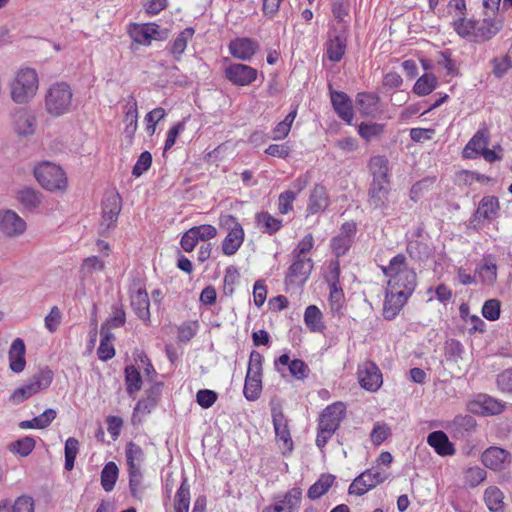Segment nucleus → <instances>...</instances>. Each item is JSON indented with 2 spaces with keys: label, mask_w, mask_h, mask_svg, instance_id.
<instances>
[{
  "label": "nucleus",
  "mask_w": 512,
  "mask_h": 512,
  "mask_svg": "<svg viewBox=\"0 0 512 512\" xmlns=\"http://www.w3.org/2000/svg\"><path fill=\"white\" fill-rule=\"evenodd\" d=\"M35 448V440L26 436L9 444L10 452L18 454L21 457L28 456Z\"/></svg>",
  "instance_id": "55"
},
{
  "label": "nucleus",
  "mask_w": 512,
  "mask_h": 512,
  "mask_svg": "<svg viewBox=\"0 0 512 512\" xmlns=\"http://www.w3.org/2000/svg\"><path fill=\"white\" fill-rule=\"evenodd\" d=\"M121 211V198L117 193L108 195L103 201L101 233H106L114 228Z\"/></svg>",
  "instance_id": "15"
},
{
  "label": "nucleus",
  "mask_w": 512,
  "mask_h": 512,
  "mask_svg": "<svg viewBox=\"0 0 512 512\" xmlns=\"http://www.w3.org/2000/svg\"><path fill=\"white\" fill-rule=\"evenodd\" d=\"M288 369L291 376L297 380H304L310 372L308 365L300 359L292 360Z\"/></svg>",
  "instance_id": "63"
},
{
  "label": "nucleus",
  "mask_w": 512,
  "mask_h": 512,
  "mask_svg": "<svg viewBox=\"0 0 512 512\" xmlns=\"http://www.w3.org/2000/svg\"><path fill=\"white\" fill-rule=\"evenodd\" d=\"M384 132V125L379 123H361L358 128L359 135L366 141L380 137Z\"/></svg>",
  "instance_id": "58"
},
{
  "label": "nucleus",
  "mask_w": 512,
  "mask_h": 512,
  "mask_svg": "<svg viewBox=\"0 0 512 512\" xmlns=\"http://www.w3.org/2000/svg\"><path fill=\"white\" fill-rule=\"evenodd\" d=\"M131 306L142 321L150 322V301L144 289L138 288L131 293Z\"/></svg>",
  "instance_id": "30"
},
{
  "label": "nucleus",
  "mask_w": 512,
  "mask_h": 512,
  "mask_svg": "<svg viewBox=\"0 0 512 512\" xmlns=\"http://www.w3.org/2000/svg\"><path fill=\"white\" fill-rule=\"evenodd\" d=\"M13 130L20 137H28L35 133L37 119L35 114L25 108L16 109L13 113Z\"/></svg>",
  "instance_id": "16"
},
{
  "label": "nucleus",
  "mask_w": 512,
  "mask_h": 512,
  "mask_svg": "<svg viewBox=\"0 0 512 512\" xmlns=\"http://www.w3.org/2000/svg\"><path fill=\"white\" fill-rule=\"evenodd\" d=\"M369 168L373 176L372 181H389L388 179V160L383 156H374L369 162Z\"/></svg>",
  "instance_id": "45"
},
{
  "label": "nucleus",
  "mask_w": 512,
  "mask_h": 512,
  "mask_svg": "<svg viewBox=\"0 0 512 512\" xmlns=\"http://www.w3.org/2000/svg\"><path fill=\"white\" fill-rule=\"evenodd\" d=\"M125 384L127 393L133 396L142 387V378L140 372L134 366H128L125 369Z\"/></svg>",
  "instance_id": "52"
},
{
  "label": "nucleus",
  "mask_w": 512,
  "mask_h": 512,
  "mask_svg": "<svg viewBox=\"0 0 512 512\" xmlns=\"http://www.w3.org/2000/svg\"><path fill=\"white\" fill-rule=\"evenodd\" d=\"M0 512H34V501L29 496H20L13 504L3 501L0 503Z\"/></svg>",
  "instance_id": "42"
},
{
  "label": "nucleus",
  "mask_w": 512,
  "mask_h": 512,
  "mask_svg": "<svg viewBox=\"0 0 512 512\" xmlns=\"http://www.w3.org/2000/svg\"><path fill=\"white\" fill-rule=\"evenodd\" d=\"M166 116V111L162 107H157L148 112L145 115V122H146V132L152 136L156 131V125L158 122L163 120Z\"/></svg>",
  "instance_id": "59"
},
{
  "label": "nucleus",
  "mask_w": 512,
  "mask_h": 512,
  "mask_svg": "<svg viewBox=\"0 0 512 512\" xmlns=\"http://www.w3.org/2000/svg\"><path fill=\"white\" fill-rule=\"evenodd\" d=\"M488 145V137L484 131H478L463 149V157L473 159L480 156Z\"/></svg>",
  "instance_id": "35"
},
{
  "label": "nucleus",
  "mask_w": 512,
  "mask_h": 512,
  "mask_svg": "<svg viewBox=\"0 0 512 512\" xmlns=\"http://www.w3.org/2000/svg\"><path fill=\"white\" fill-rule=\"evenodd\" d=\"M53 377V372L50 369H41L25 384L14 390L11 395V400L14 403H21L38 392L46 390L51 385Z\"/></svg>",
  "instance_id": "7"
},
{
  "label": "nucleus",
  "mask_w": 512,
  "mask_h": 512,
  "mask_svg": "<svg viewBox=\"0 0 512 512\" xmlns=\"http://www.w3.org/2000/svg\"><path fill=\"white\" fill-rule=\"evenodd\" d=\"M486 471L481 467H470L465 471V481L472 487L479 485L486 478Z\"/></svg>",
  "instance_id": "64"
},
{
  "label": "nucleus",
  "mask_w": 512,
  "mask_h": 512,
  "mask_svg": "<svg viewBox=\"0 0 512 512\" xmlns=\"http://www.w3.org/2000/svg\"><path fill=\"white\" fill-rule=\"evenodd\" d=\"M16 199L27 210L33 211L42 203V193L31 187H23L16 192Z\"/></svg>",
  "instance_id": "34"
},
{
  "label": "nucleus",
  "mask_w": 512,
  "mask_h": 512,
  "mask_svg": "<svg viewBox=\"0 0 512 512\" xmlns=\"http://www.w3.org/2000/svg\"><path fill=\"white\" fill-rule=\"evenodd\" d=\"M65 469L71 471L74 468V462L79 452V441L74 437H69L65 442Z\"/></svg>",
  "instance_id": "57"
},
{
  "label": "nucleus",
  "mask_w": 512,
  "mask_h": 512,
  "mask_svg": "<svg viewBox=\"0 0 512 512\" xmlns=\"http://www.w3.org/2000/svg\"><path fill=\"white\" fill-rule=\"evenodd\" d=\"M333 475H322L308 490V497L312 500L320 498L324 495L334 482Z\"/></svg>",
  "instance_id": "51"
},
{
  "label": "nucleus",
  "mask_w": 512,
  "mask_h": 512,
  "mask_svg": "<svg viewBox=\"0 0 512 512\" xmlns=\"http://www.w3.org/2000/svg\"><path fill=\"white\" fill-rule=\"evenodd\" d=\"M330 204L329 196L326 188L321 185H315L310 191L307 204V212L310 215L324 211Z\"/></svg>",
  "instance_id": "24"
},
{
  "label": "nucleus",
  "mask_w": 512,
  "mask_h": 512,
  "mask_svg": "<svg viewBox=\"0 0 512 512\" xmlns=\"http://www.w3.org/2000/svg\"><path fill=\"white\" fill-rule=\"evenodd\" d=\"M257 49L258 44L249 38H237L229 44L231 55L243 61L250 60Z\"/></svg>",
  "instance_id": "25"
},
{
  "label": "nucleus",
  "mask_w": 512,
  "mask_h": 512,
  "mask_svg": "<svg viewBox=\"0 0 512 512\" xmlns=\"http://www.w3.org/2000/svg\"><path fill=\"white\" fill-rule=\"evenodd\" d=\"M481 459L485 467L499 471L510 463L511 454L503 448L492 446L483 452Z\"/></svg>",
  "instance_id": "21"
},
{
  "label": "nucleus",
  "mask_w": 512,
  "mask_h": 512,
  "mask_svg": "<svg viewBox=\"0 0 512 512\" xmlns=\"http://www.w3.org/2000/svg\"><path fill=\"white\" fill-rule=\"evenodd\" d=\"M219 225L228 231L222 241V252L224 255H234L244 242L245 232L238 220L232 215H221Z\"/></svg>",
  "instance_id": "6"
},
{
  "label": "nucleus",
  "mask_w": 512,
  "mask_h": 512,
  "mask_svg": "<svg viewBox=\"0 0 512 512\" xmlns=\"http://www.w3.org/2000/svg\"><path fill=\"white\" fill-rule=\"evenodd\" d=\"M331 102L338 116L350 124L354 113L348 95L344 92L331 91Z\"/></svg>",
  "instance_id": "28"
},
{
  "label": "nucleus",
  "mask_w": 512,
  "mask_h": 512,
  "mask_svg": "<svg viewBox=\"0 0 512 512\" xmlns=\"http://www.w3.org/2000/svg\"><path fill=\"white\" fill-rule=\"evenodd\" d=\"M311 258L294 257V261L286 274V283L291 285H303L312 271Z\"/></svg>",
  "instance_id": "17"
},
{
  "label": "nucleus",
  "mask_w": 512,
  "mask_h": 512,
  "mask_svg": "<svg viewBox=\"0 0 512 512\" xmlns=\"http://www.w3.org/2000/svg\"><path fill=\"white\" fill-rule=\"evenodd\" d=\"M468 409L475 414L484 416L500 414L504 409V404L488 395H478L476 399L468 404Z\"/></svg>",
  "instance_id": "18"
},
{
  "label": "nucleus",
  "mask_w": 512,
  "mask_h": 512,
  "mask_svg": "<svg viewBox=\"0 0 512 512\" xmlns=\"http://www.w3.org/2000/svg\"><path fill=\"white\" fill-rule=\"evenodd\" d=\"M356 104L360 113L365 116H373L379 110V98L372 93H359Z\"/></svg>",
  "instance_id": "39"
},
{
  "label": "nucleus",
  "mask_w": 512,
  "mask_h": 512,
  "mask_svg": "<svg viewBox=\"0 0 512 512\" xmlns=\"http://www.w3.org/2000/svg\"><path fill=\"white\" fill-rule=\"evenodd\" d=\"M411 295L410 293L391 291V289L387 288L383 307L384 318L387 320L394 319Z\"/></svg>",
  "instance_id": "20"
},
{
  "label": "nucleus",
  "mask_w": 512,
  "mask_h": 512,
  "mask_svg": "<svg viewBox=\"0 0 512 512\" xmlns=\"http://www.w3.org/2000/svg\"><path fill=\"white\" fill-rule=\"evenodd\" d=\"M194 35V29L191 27L185 28L170 44V53L176 60H179L181 55L185 52L188 42Z\"/></svg>",
  "instance_id": "40"
},
{
  "label": "nucleus",
  "mask_w": 512,
  "mask_h": 512,
  "mask_svg": "<svg viewBox=\"0 0 512 512\" xmlns=\"http://www.w3.org/2000/svg\"><path fill=\"white\" fill-rule=\"evenodd\" d=\"M119 469L115 462H108L101 471V486L106 492L114 489L118 479Z\"/></svg>",
  "instance_id": "46"
},
{
  "label": "nucleus",
  "mask_w": 512,
  "mask_h": 512,
  "mask_svg": "<svg viewBox=\"0 0 512 512\" xmlns=\"http://www.w3.org/2000/svg\"><path fill=\"white\" fill-rule=\"evenodd\" d=\"M481 283L485 285H493L497 280V265L492 256L483 258L482 263L476 268Z\"/></svg>",
  "instance_id": "36"
},
{
  "label": "nucleus",
  "mask_w": 512,
  "mask_h": 512,
  "mask_svg": "<svg viewBox=\"0 0 512 512\" xmlns=\"http://www.w3.org/2000/svg\"><path fill=\"white\" fill-rule=\"evenodd\" d=\"M499 210L500 205L498 198L495 196H485L479 202L475 218L491 222L498 217Z\"/></svg>",
  "instance_id": "31"
},
{
  "label": "nucleus",
  "mask_w": 512,
  "mask_h": 512,
  "mask_svg": "<svg viewBox=\"0 0 512 512\" xmlns=\"http://www.w3.org/2000/svg\"><path fill=\"white\" fill-rule=\"evenodd\" d=\"M452 26L455 32L461 38L474 42L476 20L468 19L464 16H459L458 18L453 20Z\"/></svg>",
  "instance_id": "41"
},
{
  "label": "nucleus",
  "mask_w": 512,
  "mask_h": 512,
  "mask_svg": "<svg viewBox=\"0 0 512 512\" xmlns=\"http://www.w3.org/2000/svg\"><path fill=\"white\" fill-rule=\"evenodd\" d=\"M501 303L498 299H489L484 302L482 315L489 321H496L500 317Z\"/></svg>",
  "instance_id": "60"
},
{
  "label": "nucleus",
  "mask_w": 512,
  "mask_h": 512,
  "mask_svg": "<svg viewBox=\"0 0 512 512\" xmlns=\"http://www.w3.org/2000/svg\"><path fill=\"white\" fill-rule=\"evenodd\" d=\"M0 230L8 237H17L26 230V222L13 210L0 212Z\"/></svg>",
  "instance_id": "19"
},
{
  "label": "nucleus",
  "mask_w": 512,
  "mask_h": 512,
  "mask_svg": "<svg viewBox=\"0 0 512 512\" xmlns=\"http://www.w3.org/2000/svg\"><path fill=\"white\" fill-rule=\"evenodd\" d=\"M126 314L122 307L114 306L112 310V315L109 319L106 320L101 327H106L107 331H110L112 328L121 327L125 324Z\"/></svg>",
  "instance_id": "61"
},
{
  "label": "nucleus",
  "mask_w": 512,
  "mask_h": 512,
  "mask_svg": "<svg viewBox=\"0 0 512 512\" xmlns=\"http://www.w3.org/2000/svg\"><path fill=\"white\" fill-rule=\"evenodd\" d=\"M339 273V266L336 265L329 280V305L333 312H339L344 304V293L339 284Z\"/></svg>",
  "instance_id": "27"
},
{
  "label": "nucleus",
  "mask_w": 512,
  "mask_h": 512,
  "mask_svg": "<svg viewBox=\"0 0 512 512\" xmlns=\"http://www.w3.org/2000/svg\"><path fill=\"white\" fill-rule=\"evenodd\" d=\"M304 323L312 332L322 333L325 330L322 312L316 305H309L305 309Z\"/></svg>",
  "instance_id": "38"
},
{
  "label": "nucleus",
  "mask_w": 512,
  "mask_h": 512,
  "mask_svg": "<svg viewBox=\"0 0 512 512\" xmlns=\"http://www.w3.org/2000/svg\"><path fill=\"white\" fill-rule=\"evenodd\" d=\"M389 181H372L369 189V205L375 209L383 208L388 203Z\"/></svg>",
  "instance_id": "29"
},
{
  "label": "nucleus",
  "mask_w": 512,
  "mask_h": 512,
  "mask_svg": "<svg viewBox=\"0 0 512 512\" xmlns=\"http://www.w3.org/2000/svg\"><path fill=\"white\" fill-rule=\"evenodd\" d=\"M34 176L37 182L51 192H63L67 188V177L63 169L48 161L39 163L34 167Z\"/></svg>",
  "instance_id": "4"
},
{
  "label": "nucleus",
  "mask_w": 512,
  "mask_h": 512,
  "mask_svg": "<svg viewBox=\"0 0 512 512\" xmlns=\"http://www.w3.org/2000/svg\"><path fill=\"white\" fill-rule=\"evenodd\" d=\"M297 111L296 109L292 110L288 113L285 119L279 122L274 129L272 130V139L273 140H282L285 139L292 127V124L296 118Z\"/></svg>",
  "instance_id": "53"
},
{
  "label": "nucleus",
  "mask_w": 512,
  "mask_h": 512,
  "mask_svg": "<svg viewBox=\"0 0 512 512\" xmlns=\"http://www.w3.org/2000/svg\"><path fill=\"white\" fill-rule=\"evenodd\" d=\"M387 475L379 469H368L361 473L349 486V493L358 496L364 495L369 490L381 484Z\"/></svg>",
  "instance_id": "9"
},
{
  "label": "nucleus",
  "mask_w": 512,
  "mask_h": 512,
  "mask_svg": "<svg viewBox=\"0 0 512 512\" xmlns=\"http://www.w3.org/2000/svg\"><path fill=\"white\" fill-rule=\"evenodd\" d=\"M345 412V406L341 402L328 406L321 414L319 427L328 429L327 431H336Z\"/></svg>",
  "instance_id": "23"
},
{
  "label": "nucleus",
  "mask_w": 512,
  "mask_h": 512,
  "mask_svg": "<svg viewBox=\"0 0 512 512\" xmlns=\"http://www.w3.org/2000/svg\"><path fill=\"white\" fill-rule=\"evenodd\" d=\"M100 334L101 340L97 354L99 359L107 361L113 358L115 355V349L112 343L114 336L110 333V331H107L106 327H101Z\"/></svg>",
  "instance_id": "44"
},
{
  "label": "nucleus",
  "mask_w": 512,
  "mask_h": 512,
  "mask_svg": "<svg viewBox=\"0 0 512 512\" xmlns=\"http://www.w3.org/2000/svg\"><path fill=\"white\" fill-rule=\"evenodd\" d=\"M347 48V32L346 28L339 31L331 29L325 43V55L331 62H339L345 55Z\"/></svg>",
  "instance_id": "11"
},
{
  "label": "nucleus",
  "mask_w": 512,
  "mask_h": 512,
  "mask_svg": "<svg viewBox=\"0 0 512 512\" xmlns=\"http://www.w3.org/2000/svg\"><path fill=\"white\" fill-rule=\"evenodd\" d=\"M381 269L388 278V289L413 294L417 285V276L415 271L409 267L405 255L394 256L389 265L382 266Z\"/></svg>",
  "instance_id": "1"
},
{
  "label": "nucleus",
  "mask_w": 512,
  "mask_h": 512,
  "mask_svg": "<svg viewBox=\"0 0 512 512\" xmlns=\"http://www.w3.org/2000/svg\"><path fill=\"white\" fill-rule=\"evenodd\" d=\"M487 507L492 512H503L504 502L503 493L497 487H489L485 490L484 494Z\"/></svg>",
  "instance_id": "49"
},
{
  "label": "nucleus",
  "mask_w": 512,
  "mask_h": 512,
  "mask_svg": "<svg viewBox=\"0 0 512 512\" xmlns=\"http://www.w3.org/2000/svg\"><path fill=\"white\" fill-rule=\"evenodd\" d=\"M123 134L129 144H132L138 128V106L134 97H129L124 106Z\"/></svg>",
  "instance_id": "22"
},
{
  "label": "nucleus",
  "mask_w": 512,
  "mask_h": 512,
  "mask_svg": "<svg viewBox=\"0 0 512 512\" xmlns=\"http://www.w3.org/2000/svg\"><path fill=\"white\" fill-rule=\"evenodd\" d=\"M391 435L390 427L385 423H376L370 434L372 443L375 446L382 444Z\"/></svg>",
  "instance_id": "62"
},
{
  "label": "nucleus",
  "mask_w": 512,
  "mask_h": 512,
  "mask_svg": "<svg viewBox=\"0 0 512 512\" xmlns=\"http://www.w3.org/2000/svg\"><path fill=\"white\" fill-rule=\"evenodd\" d=\"M105 268L104 261L97 256L87 257L80 268V273L83 278L91 277L94 273L101 272Z\"/></svg>",
  "instance_id": "54"
},
{
  "label": "nucleus",
  "mask_w": 512,
  "mask_h": 512,
  "mask_svg": "<svg viewBox=\"0 0 512 512\" xmlns=\"http://www.w3.org/2000/svg\"><path fill=\"white\" fill-rule=\"evenodd\" d=\"M502 27L503 19L501 16H491L484 12V18L476 21L474 42L482 43L490 40L500 32Z\"/></svg>",
  "instance_id": "13"
},
{
  "label": "nucleus",
  "mask_w": 512,
  "mask_h": 512,
  "mask_svg": "<svg viewBox=\"0 0 512 512\" xmlns=\"http://www.w3.org/2000/svg\"><path fill=\"white\" fill-rule=\"evenodd\" d=\"M224 74L233 85L248 86L257 79L258 71L246 64L233 63L225 68Z\"/></svg>",
  "instance_id": "14"
},
{
  "label": "nucleus",
  "mask_w": 512,
  "mask_h": 512,
  "mask_svg": "<svg viewBox=\"0 0 512 512\" xmlns=\"http://www.w3.org/2000/svg\"><path fill=\"white\" fill-rule=\"evenodd\" d=\"M302 499V490L292 488L283 495L274 497V502L266 506L262 512H294L300 506Z\"/></svg>",
  "instance_id": "12"
},
{
  "label": "nucleus",
  "mask_w": 512,
  "mask_h": 512,
  "mask_svg": "<svg viewBox=\"0 0 512 512\" xmlns=\"http://www.w3.org/2000/svg\"><path fill=\"white\" fill-rule=\"evenodd\" d=\"M159 394V386L153 387V389H151V391L148 392L145 398L137 402L134 408V415L150 413L151 410L157 405Z\"/></svg>",
  "instance_id": "47"
},
{
  "label": "nucleus",
  "mask_w": 512,
  "mask_h": 512,
  "mask_svg": "<svg viewBox=\"0 0 512 512\" xmlns=\"http://www.w3.org/2000/svg\"><path fill=\"white\" fill-rule=\"evenodd\" d=\"M9 95L17 105L28 104L39 89V76L34 68L21 67L9 82Z\"/></svg>",
  "instance_id": "2"
},
{
  "label": "nucleus",
  "mask_w": 512,
  "mask_h": 512,
  "mask_svg": "<svg viewBox=\"0 0 512 512\" xmlns=\"http://www.w3.org/2000/svg\"><path fill=\"white\" fill-rule=\"evenodd\" d=\"M262 364L263 356L257 351H252L250 353L243 389V394L248 401H256L261 395Z\"/></svg>",
  "instance_id": "5"
},
{
  "label": "nucleus",
  "mask_w": 512,
  "mask_h": 512,
  "mask_svg": "<svg viewBox=\"0 0 512 512\" xmlns=\"http://www.w3.org/2000/svg\"><path fill=\"white\" fill-rule=\"evenodd\" d=\"M437 86V78L432 73H425L414 84L413 92L418 96L430 94Z\"/></svg>",
  "instance_id": "50"
},
{
  "label": "nucleus",
  "mask_w": 512,
  "mask_h": 512,
  "mask_svg": "<svg viewBox=\"0 0 512 512\" xmlns=\"http://www.w3.org/2000/svg\"><path fill=\"white\" fill-rule=\"evenodd\" d=\"M257 227L264 233L274 234L282 227V220L268 212H260L255 217Z\"/></svg>",
  "instance_id": "43"
},
{
  "label": "nucleus",
  "mask_w": 512,
  "mask_h": 512,
  "mask_svg": "<svg viewBox=\"0 0 512 512\" xmlns=\"http://www.w3.org/2000/svg\"><path fill=\"white\" fill-rule=\"evenodd\" d=\"M129 490L131 495L139 501L145 497L146 491L150 487L144 477L143 470L128 471Z\"/></svg>",
  "instance_id": "33"
},
{
  "label": "nucleus",
  "mask_w": 512,
  "mask_h": 512,
  "mask_svg": "<svg viewBox=\"0 0 512 512\" xmlns=\"http://www.w3.org/2000/svg\"><path fill=\"white\" fill-rule=\"evenodd\" d=\"M129 36L134 42L150 46L152 41H163L168 37V31L161 29L156 23H132L128 28Z\"/></svg>",
  "instance_id": "8"
},
{
  "label": "nucleus",
  "mask_w": 512,
  "mask_h": 512,
  "mask_svg": "<svg viewBox=\"0 0 512 512\" xmlns=\"http://www.w3.org/2000/svg\"><path fill=\"white\" fill-rule=\"evenodd\" d=\"M45 111L51 117L57 118L69 113L73 107V91L66 82L51 84L44 97Z\"/></svg>",
  "instance_id": "3"
},
{
  "label": "nucleus",
  "mask_w": 512,
  "mask_h": 512,
  "mask_svg": "<svg viewBox=\"0 0 512 512\" xmlns=\"http://www.w3.org/2000/svg\"><path fill=\"white\" fill-rule=\"evenodd\" d=\"M26 348L21 338H16L8 351L9 368L15 373H21L26 366Z\"/></svg>",
  "instance_id": "26"
},
{
  "label": "nucleus",
  "mask_w": 512,
  "mask_h": 512,
  "mask_svg": "<svg viewBox=\"0 0 512 512\" xmlns=\"http://www.w3.org/2000/svg\"><path fill=\"white\" fill-rule=\"evenodd\" d=\"M427 443L440 456H449L455 453L453 444L443 431L431 432L427 437Z\"/></svg>",
  "instance_id": "32"
},
{
  "label": "nucleus",
  "mask_w": 512,
  "mask_h": 512,
  "mask_svg": "<svg viewBox=\"0 0 512 512\" xmlns=\"http://www.w3.org/2000/svg\"><path fill=\"white\" fill-rule=\"evenodd\" d=\"M274 428L277 439L283 443L282 448L290 452L293 448V442L287 425L282 420L274 419Z\"/></svg>",
  "instance_id": "56"
},
{
  "label": "nucleus",
  "mask_w": 512,
  "mask_h": 512,
  "mask_svg": "<svg viewBox=\"0 0 512 512\" xmlns=\"http://www.w3.org/2000/svg\"><path fill=\"white\" fill-rule=\"evenodd\" d=\"M358 382L367 391L375 392L383 384L382 373L372 361H365L358 366Z\"/></svg>",
  "instance_id": "10"
},
{
  "label": "nucleus",
  "mask_w": 512,
  "mask_h": 512,
  "mask_svg": "<svg viewBox=\"0 0 512 512\" xmlns=\"http://www.w3.org/2000/svg\"><path fill=\"white\" fill-rule=\"evenodd\" d=\"M125 456L128 471L143 470L142 466L145 460V454L139 445L129 442L125 448Z\"/></svg>",
  "instance_id": "37"
},
{
  "label": "nucleus",
  "mask_w": 512,
  "mask_h": 512,
  "mask_svg": "<svg viewBox=\"0 0 512 512\" xmlns=\"http://www.w3.org/2000/svg\"><path fill=\"white\" fill-rule=\"evenodd\" d=\"M190 505V489L187 479H184L174 497L175 512H188Z\"/></svg>",
  "instance_id": "48"
}]
</instances>
